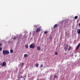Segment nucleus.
<instances>
[{
    "mask_svg": "<svg viewBox=\"0 0 80 80\" xmlns=\"http://www.w3.org/2000/svg\"><path fill=\"white\" fill-rule=\"evenodd\" d=\"M58 54V53L57 52H55V55H57Z\"/></svg>",
    "mask_w": 80,
    "mask_h": 80,
    "instance_id": "obj_19",
    "label": "nucleus"
},
{
    "mask_svg": "<svg viewBox=\"0 0 80 80\" xmlns=\"http://www.w3.org/2000/svg\"><path fill=\"white\" fill-rule=\"evenodd\" d=\"M79 27H80V23H79Z\"/></svg>",
    "mask_w": 80,
    "mask_h": 80,
    "instance_id": "obj_27",
    "label": "nucleus"
},
{
    "mask_svg": "<svg viewBox=\"0 0 80 80\" xmlns=\"http://www.w3.org/2000/svg\"><path fill=\"white\" fill-rule=\"evenodd\" d=\"M3 67L5 66L6 65V63L5 62H3L1 64Z\"/></svg>",
    "mask_w": 80,
    "mask_h": 80,
    "instance_id": "obj_5",
    "label": "nucleus"
},
{
    "mask_svg": "<svg viewBox=\"0 0 80 80\" xmlns=\"http://www.w3.org/2000/svg\"><path fill=\"white\" fill-rule=\"evenodd\" d=\"M33 78H29V80H33Z\"/></svg>",
    "mask_w": 80,
    "mask_h": 80,
    "instance_id": "obj_17",
    "label": "nucleus"
},
{
    "mask_svg": "<svg viewBox=\"0 0 80 80\" xmlns=\"http://www.w3.org/2000/svg\"><path fill=\"white\" fill-rule=\"evenodd\" d=\"M43 66V65H41L40 66V67H41V68H42Z\"/></svg>",
    "mask_w": 80,
    "mask_h": 80,
    "instance_id": "obj_22",
    "label": "nucleus"
},
{
    "mask_svg": "<svg viewBox=\"0 0 80 80\" xmlns=\"http://www.w3.org/2000/svg\"><path fill=\"white\" fill-rule=\"evenodd\" d=\"M78 34H80V29H78Z\"/></svg>",
    "mask_w": 80,
    "mask_h": 80,
    "instance_id": "obj_10",
    "label": "nucleus"
},
{
    "mask_svg": "<svg viewBox=\"0 0 80 80\" xmlns=\"http://www.w3.org/2000/svg\"><path fill=\"white\" fill-rule=\"evenodd\" d=\"M30 34H31V32H30Z\"/></svg>",
    "mask_w": 80,
    "mask_h": 80,
    "instance_id": "obj_30",
    "label": "nucleus"
},
{
    "mask_svg": "<svg viewBox=\"0 0 80 80\" xmlns=\"http://www.w3.org/2000/svg\"><path fill=\"white\" fill-rule=\"evenodd\" d=\"M57 76H54V78H56L57 77Z\"/></svg>",
    "mask_w": 80,
    "mask_h": 80,
    "instance_id": "obj_24",
    "label": "nucleus"
},
{
    "mask_svg": "<svg viewBox=\"0 0 80 80\" xmlns=\"http://www.w3.org/2000/svg\"><path fill=\"white\" fill-rule=\"evenodd\" d=\"M37 49L38 50H40L41 49V48L39 47H37Z\"/></svg>",
    "mask_w": 80,
    "mask_h": 80,
    "instance_id": "obj_9",
    "label": "nucleus"
},
{
    "mask_svg": "<svg viewBox=\"0 0 80 80\" xmlns=\"http://www.w3.org/2000/svg\"><path fill=\"white\" fill-rule=\"evenodd\" d=\"M30 48H35V43H32L31 44L30 46Z\"/></svg>",
    "mask_w": 80,
    "mask_h": 80,
    "instance_id": "obj_3",
    "label": "nucleus"
},
{
    "mask_svg": "<svg viewBox=\"0 0 80 80\" xmlns=\"http://www.w3.org/2000/svg\"><path fill=\"white\" fill-rule=\"evenodd\" d=\"M22 37V34L19 35V36H17V37H15L13 38V40H16V39L18 40L20 38H21Z\"/></svg>",
    "mask_w": 80,
    "mask_h": 80,
    "instance_id": "obj_2",
    "label": "nucleus"
},
{
    "mask_svg": "<svg viewBox=\"0 0 80 80\" xmlns=\"http://www.w3.org/2000/svg\"><path fill=\"white\" fill-rule=\"evenodd\" d=\"M78 18V16H75V17H74V19H77Z\"/></svg>",
    "mask_w": 80,
    "mask_h": 80,
    "instance_id": "obj_14",
    "label": "nucleus"
},
{
    "mask_svg": "<svg viewBox=\"0 0 80 80\" xmlns=\"http://www.w3.org/2000/svg\"><path fill=\"white\" fill-rule=\"evenodd\" d=\"M34 27L35 28H37L38 27V26H37V25H34Z\"/></svg>",
    "mask_w": 80,
    "mask_h": 80,
    "instance_id": "obj_15",
    "label": "nucleus"
},
{
    "mask_svg": "<svg viewBox=\"0 0 80 80\" xmlns=\"http://www.w3.org/2000/svg\"><path fill=\"white\" fill-rule=\"evenodd\" d=\"M2 50V48H0V51H1V50Z\"/></svg>",
    "mask_w": 80,
    "mask_h": 80,
    "instance_id": "obj_21",
    "label": "nucleus"
},
{
    "mask_svg": "<svg viewBox=\"0 0 80 80\" xmlns=\"http://www.w3.org/2000/svg\"><path fill=\"white\" fill-rule=\"evenodd\" d=\"M69 47V45H66V47H64V50H65V51H67L68 50V51H69L71 49V46H69V49L68 48Z\"/></svg>",
    "mask_w": 80,
    "mask_h": 80,
    "instance_id": "obj_1",
    "label": "nucleus"
},
{
    "mask_svg": "<svg viewBox=\"0 0 80 80\" xmlns=\"http://www.w3.org/2000/svg\"><path fill=\"white\" fill-rule=\"evenodd\" d=\"M13 52V50H10V53H12Z\"/></svg>",
    "mask_w": 80,
    "mask_h": 80,
    "instance_id": "obj_16",
    "label": "nucleus"
},
{
    "mask_svg": "<svg viewBox=\"0 0 80 80\" xmlns=\"http://www.w3.org/2000/svg\"><path fill=\"white\" fill-rule=\"evenodd\" d=\"M28 56V55L27 54H25L24 55V57L25 58H26Z\"/></svg>",
    "mask_w": 80,
    "mask_h": 80,
    "instance_id": "obj_8",
    "label": "nucleus"
},
{
    "mask_svg": "<svg viewBox=\"0 0 80 80\" xmlns=\"http://www.w3.org/2000/svg\"><path fill=\"white\" fill-rule=\"evenodd\" d=\"M26 76H24V77H23V76H21V78H24V77H26Z\"/></svg>",
    "mask_w": 80,
    "mask_h": 80,
    "instance_id": "obj_20",
    "label": "nucleus"
},
{
    "mask_svg": "<svg viewBox=\"0 0 80 80\" xmlns=\"http://www.w3.org/2000/svg\"><path fill=\"white\" fill-rule=\"evenodd\" d=\"M48 33L47 31H45V32H44V33L45 34H47Z\"/></svg>",
    "mask_w": 80,
    "mask_h": 80,
    "instance_id": "obj_18",
    "label": "nucleus"
},
{
    "mask_svg": "<svg viewBox=\"0 0 80 80\" xmlns=\"http://www.w3.org/2000/svg\"><path fill=\"white\" fill-rule=\"evenodd\" d=\"M23 65H24V63H22V66Z\"/></svg>",
    "mask_w": 80,
    "mask_h": 80,
    "instance_id": "obj_28",
    "label": "nucleus"
},
{
    "mask_svg": "<svg viewBox=\"0 0 80 80\" xmlns=\"http://www.w3.org/2000/svg\"><path fill=\"white\" fill-rule=\"evenodd\" d=\"M2 46V43H0V46Z\"/></svg>",
    "mask_w": 80,
    "mask_h": 80,
    "instance_id": "obj_25",
    "label": "nucleus"
},
{
    "mask_svg": "<svg viewBox=\"0 0 80 80\" xmlns=\"http://www.w3.org/2000/svg\"><path fill=\"white\" fill-rule=\"evenodd\" d=\"M41 80H45L44 78H42V79H41Z\"/></svg>",
    "mask_w": 80,
    "mask_h": 80,
    "instance_id": "obj_26",
    "label": "nucleus"
},
{
    "mask_svg": "<svg viewBox=\"0 0 80 80\" xmlns=\"http://www.w3.org/2000/svg\"><path fill=\"white\" fill-rule=\"evenodd\" d=\"M24 80H25V79H24Z\"/></svg>",
    "mask_w": 80,
    "mask_h": 80,
    "instance_id": "obj_31",
    "label": "nucleus"
},
{
    "mask_svg": "<svg viewBox=\"0 0 80 80\" xmlns=\"http://www.w3.org/2000/svg\"><path fill=\"white\" fill-rule=\"evenodd\" d=\"M3 53L4 55H7L9 53V52L7 50L4 51L3 52Z\"/></svg>",
    "mask_w": 80,
    "mask_h": 80,
    "instance_id": "obj_4",
    "label": "nucleus"
},
{
    "mask_svg": "<svg viewBox=\"0 0 80 80\" xmlns=\"http://www.w3.org/2000/svg\"><path fill=\"white\" fill-rule=\"evenodd\" d=\"M35 66H36V67H38L39 66V64L37 63V64H36Z\"/></svg>",
    "mask_w": 80,
    "mask_h": 80,
    "instance_id": "obj_13",
    "label": "nucleus"
},
{
    "mask_svg": "<svg viewBox=\"0 0 80 80\" xmlns=\"http://www.w3.org/2000/svg\"><path fill=\"white\" fill-rule=\"evenodd\" d=\"M76 56H77V55H76V56H75V57H76Z\"/></svg>",
    "mask_w": 80,
    "mask_h": 80,
    "instance_id": "obj_29",
    "label": "nucleus"
},
{
    "mask_svg": "<svg viewBox=\"0 0 80 80\" xmlns=\"http://www.w3.org/2000/svg\"><path fill=\"white\" fill-rule=\"evenodd\" d=\"M57 27V24H55V25H54V28H56Z\"/></svg>",
    "mask_w": 80,
    "mask_h": 80,
    "instance_id": "obj_11",
    "label": "nucleus"
},
{
    "mask_svg": "<svg viewBox=\"0 0 80 80\" xmlns=\"http://www.w3.org/2000/svg\"><path fill=\"white\" fill-rule=\"evenodd\" d=\"M80 47V43L79 44H78V47H77V48H76V49H78Z\"/></svg>",
    "mask_w": 80,
    "mask_h": 80,
    "instance_id": "obj_7",
    "label": "nucleus"
},
{
    "mask_svg": "<svg viewBox=\"0 0 80 80\" xmlns=\"http://www.w3.org/2000/svg\"><path fill=\"white\" fill-rule=\"evenodd\" d=\"M52 37H50V40H52Z\"/></svg>",
    "mask_w": 80,
    "mask_h": 80,
    "instance_id": "obj_23",
    "label": "nucleus"
},
{
    "mask_svg": "<svg viewBox=\"0 0 80 80\" xmlns=\"http://www.w3.org/2000/svg\"><path fill=\"white\" fill-rule=\"evenodd\" d=\"M25 47L27 48H28V45H26Z\"/></svg>",
    "mask_w": 80,
    "mask_h": 80,
    "instance_id": "obj_12",
    "label": "nucleus"
},
{
    "mask_svg": "<svg viewBox=\"0 0 80 80\" xmlns=\"http://www.w3.org/2000/svg\"><path fill=\"white\" fill-rule=\"evenodd\" d=\"M41 29L40 28H37V30L36 31V32H38L40 31Z\"/></svg>",
    "mask_w": 80,
    "mask_h": 80,
    "instance_id": "obj_6",
    "label": "nucleus"
}]
</instances>
